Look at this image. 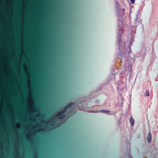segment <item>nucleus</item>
I'll return each mask as SVG.
<instances>
[{"label": "nucleus", "instance_id": "f257e3e1", "mask_svg": "<svg viewBox=\"0 0 158 158\" xmlns=\"http://www.w3.org/2000/svg\"><path fill=\"white\" fill-rule=\"evenodd\" d=\"M147 141L148 143H150L152 140V135L150 132H149L147 137Z\"/></svg>", "mask_w": 158, "mask_h": 158}, {"label": "nucleus", "instance_id": "f03ea898", "mask_svg": "<svg viewBox=\"0 0 158 158\" xmlns=\"http://www.w3.org/2000/svg\"><path fill=\"white\" fill-rule=\"evenodd\" d=\"M130 121L131 126H133L134 123V120L132 118V116H131L130 118Z\"/></svg>", "mask_w": 158, "mask_h": 158}, {"label": "nucleus", "instance_id": "7ed1b4c3", "mask_svg": "<svg viewBox=\"0 0 158 158\" xmlns=\"http://www.w3.org/2000/svg\"><path fill=\"white\" fill-rule=\"evenodd\" d=\"M73 103H70L69 104H68L67 106H65L67 108V109L70 108L71 106L73 105Z\"/></svg>", "mask_w": 158, "mask_h": 158}, {"label": "nucleus", "instance_id": "20e7f679", "mask_svg": "<svg viewBox=\"0 0 158 158\" xmlns=\"http://www.w3.org/2000/svg\"><path fill=\"white\" fill-rule=\"evenodd\" d=\"M64 113H63V112L61 110L59 112H58L57 114V116H60V115H61L62 114H63Z\"/></svg>", "mask_w": 158, "mask_h": 158}, {"label": "nucleus", "instance_id": "39448f33", "mask_svg": "<svg viewBox=\"0 0 158 158\" xmlns=\"http://www.w3.org/2000/svg\"><path fill=\"white\" fill-rule=\"evenodd\" d=\"M145 96L148 97L149 96V91L148 90L144 94Z\"/></svg>", "mask_w": 158, "mask_h": 158}, {"label": "nucleus", "instance_id": "423d86ee", "mask_svg": "<svg viewBox=\"0 0 158 158\" xmlns=\"http://www.w3.org/2000/svg\"><path fill=\"white\" fill-rule=\"evenodd\" d=\"M67 108L65 106L64 107L62 110H61L63 112V113L64 114L66 111L67 110Z\"/></svg>", "mask_w": 158, "mask_h": 158}, {"label": "nucleus", "instance_id": "0eeeda50", "mask_svg": "<svg viewBox=\"0 0 158 158\" xmlns=\"http://www.w3.org/2000/svg\"><path fill=\"white\" fill-rule=\"evenodd\" d=\"M59 119H63L65 117V115L64 114H62L61 115L59 116Z\"/></svg>", "mask_w": 158, "mask_h": 158}, {"label": "nucleus", "instance_id": "6e6552de", "mask_svg": "<svg viewBox=\"0 0 158 158\" xmlns=\"http://www.w3.org/2000/svg\"><path fill=\"white\" fill-rule=\"evenodd\" d=\"M100 111L102 113H108L110 112L108 110H101Z\"/></svg>", "mask_w": 158, "mask_h": 158}, {"label": "nucleus", "instance_id": "1a4fd4ad", "mask_svg": "<svg viewBox=\"0 0 158 158\" xmlns=\"http://www.w3.org/2000/svg\"><path fill=\"white\" fill-rule=\"evenodd\" d=\"M131 1L132 4H134L135 2V0H131Z\"/></svg>", "mask_w": 158, "mask_h": 158}, {"label": "nucleus", "instance_id": "9d476101", "mask_svg": "<svg viewBox=\"0 0 158 158\" xmlns=\"http://www.w3.org/2000/svg\"><path fill=\"white\" fill-rule=\"evenodd\" d=\"M129 158H133L131 156H130Z\"/></svg>", "mask_w": 158, "mask_h": 158}]
</instances>
